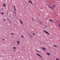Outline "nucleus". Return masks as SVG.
Returning a JSON list of instances; mask_svg holds the SVG:
<instances>
[{"instance_id":"f257e3e1","label":"nucleus","mask_w":60,"mask_h":60,"mask_svg":"<svg viewBox=\"0 0 60 60\" xmlns=\"http://www.w3.org/2000/svg\"><path fill=\"white\" fill-rule=\"evenodd\" d=\"M44 32L46 34H48V35H49V33L47 32V31H45V30H43Z\"/></svg>"},{"instance_id":"f03ea898","label":"nucleus","mask_w":60,"mask_h":60,"mask_svg":"<svg viewBox=\"0 0 60 60\" xmlns=\"http://www.w3.org/2000/svg\"><path fill=\"white\" fill-rule=\"evenodd\" d=\"M19 21L21 23V24H23V22H22V21H21V20H19Z\"/></svg>"},{"instance_id":"7ed1b4c3","label":"nucleus","mask_w":60,"mask_h":60,"mask_svg":"<svg viewBox=\"0 0 60 60\" xmlns=\"http://www.w3.org/2000/svg\"><path fill=\"white\" fill-rule=\"evenodd\" d=\"M28 3H30L31 4H33V3L31 2L30 0L29 1Z\"/></svg>"},{"instance_id":"20e7f679","label":"nucleus","mask_w":60,"mask_h":60,"mask_svg":"<svg viewBox=\"0 0 60 60\" xmlns=\"http://www.w3.org/2000/svg\"><path fill=\"white\" fill-rule=\"evenodd\" d=\"M47 54L48 56H49V55H50V53H49L48 52H47Z\"/></svg>"},{"instance_id":"39448f33","label":"nucleus","mask_w":60,"mask_h":60,"mask_svg":"<svg viewBox=\"0 0 60 60\" xmlns=\"http://www.w3.org/2000/svg\"><path fill=\"white\" fill-rule=\"evenodd\" d=\"M49 20L50 21H51V22H53V23L54 22H53V21H52V20H51L50 19Z\"/></svg>"},{"instance_id":"423d86ee","label":"nucleus","mask_w":60,"mask_h":60,"mask_svg":"<svg viewBox=\"0 0 60 60\" xmlns=\"http://www.w3.org/2000/svg\"><path fill=\"white\" fill-rule=\"evenodd\" d=\"M17 43L18 44H19V41H17Z\"/></svg>"},{"instance_id":"0eeeda50","label":"nucleus","mask_w":60,"mask_h":60,"mask_svg":"<svg viewBox=\"0 0 60 60\" xmlns=\"http://www.w3.org/2000/svg\"><path fill=\"white\" fill-rule=\"evenodd\" d=\"M3 6L4 7H5V4H3Z\"/></svg>"},{"instance_id":"6e6552de","label":"nucleus","mask_w":60,"mask_h":60,"mask_svg":"<svg viewBox=\"0 0 60 60\" xmlns=\"http://www.w3.org/2000/svg\"><path fill=\"white\" fill-rule=\"evenodd\" d=\"M36 55H38V56H40V55H39V54H36Z\"/></svg>"},{"instance_id":"1a4fd4ad","label":"nucleus","mask_w":60,"mask_h":60,"mask_svg":"<svg viewBox=\"0 0 60 60\" xmlns=\"http://www.w3.org/2000/svg\"><path fill=\"white\" fill-rule=\"evenodd\" d=\"M50 9H51L52 10H53V8L52 7H50Z\"/></svg>"},{"instance_id":"9d476101","label":"nucleus","mask_w":60,"mask_h":60,"mask_svg":"<svg viewBox=\"0 0 60 60\" xmlns=\"http://www.w3.org/2000/svg\"><path fill=\"white\" fill-rule=\"evenodd\" d=\"M42 49H44V50H45V48H43H43H42Z\"/></svg>"},{"instance_id":"9b49d317","label":"nucleus","mask_w":60,"mask_h":60,"mask_svg":"<svg viewBox=\"0 0 60 60\" xmlns=\"http://www.w3.org/2000/svg\"><path fill=\"white\" fill-rule=\"evenodd\" d=\"M39 57H41V58H42V56L41 55H40V56H39Z\"/></svg>"},{"instance_id":"f8f14e48","label":"nucleus","mask_w":60,"mask_h":60,"mask_svg":"<svg viewBox=\"0 0 60 60\" xmlns=\"http://www.w3.org/2000/svg\"><path fill=\"white\" fill-rule=\"evenodd\" d=\"M54 47H57V46H56V45H54Z\"/></svg>"},{"instance_id":"ddd939ff","label":"nucleus","mask_w":60,"mask_h":60,"mask_svg":"<svg viewBox=\"0 0 60 60\" xmlns=\"http://www.w3.org/2000/svg\"><path fill=\"white\" fill-rule=\"evenodd\" d=\"M13 49H16V47H13Z\"/></svg>"},{"instance_id":"4468645a","label":"nucleus","mask_w":60,"mask_h":60,"mask_svg":"<svg viewBox=\"0 0 60 60\" xmlns=\"http://www.w3.org/2000/svg\"><path fill=\"white\" fill-rule=\"evenodd\" d=\"M56 60H59V59H56Z\"/></svg>"},{"instance_id":"2eb2a0df","label":"nucleus","mask_w":60,"mask_h":60,"mask_svg":"<svg viewBox=\"0 0 60 60\" xmlns=\"http://www.w3.org/2000/svg\"><path fill=\"white\" fill-rule=\"evenodd\" d=\"M11 34H12V35H13V34H14L13 33H11Z\"/></svg>"},{"instance_id":"dca6fc26","label":"nucleus","mask_w":60,"mask_h":60,"mask_svg":"<svg viewBox=\"0 0 60 60\" xmlns=\"http://www.w3.org/2000/svg\"><path fill=\"white\" fill-rule=\"evenodd\" d=\"M33 34L34 35H35V34H34V33H33Z\"/></svg>"},{"instance_id":"f3484780","label":"nucleus","mask_w":60,"mask_h":60,"mask_svg":"<svg viewBox=\"0 0 60 60\" xmlns=\"http://www.w3.org/2000/svg\"><path fill=\"white\" fill-rule=\"evenodd\" d=\"M2 14H4V13H3V12H2Z\"/></svg>"},{"instance_id":"a211bd4d","label":"nucleus","mask_w":60,"mask_h":60,"mask_svg":"<svg viewBox=\"0 0 60 60\" xmlns=\"http://www.w3.org/2000/svg\"><path fill=\"white\" fill-rule=\"evenodd\" d=\"M53 6L54 7H55V6L54 5H53Z\"/></svg>"},{"instance_id":"6ab92c4d","label":"nucleus","mask_w":60,"mask_h":60,"mask_svg":"<svg viewBox=\"0 0 60 60\" xmlns=\"http://www.w3.org/2000/svg\"><path fill=\"white\" fill-rule=\"evenodd\" d=\"M14 10L15 11H16V9H15V8H14Z\"/></svg>"},{"instance_id":"aec40b11","label":"nucleus","mask_w":60,"mask_h":60,"mask_svg":"<svg viewBox=\"0 0 60 60\" xmlns=\"http://www.w3.org/2000/svg\"><path fill=\"white\" fill-rule=\"evenodd\" d=\"M3 41H4V40H5V39H3Z\"/></svg>"},{"instance_id":"412c9836","label":"nucleus","mask_w":60,"mask_h":60,"mask_svg":"<svg viewBox=\"0 0 60 60\" xmlns=\"http://www.w3.org/2000/svg\"><path fill=\"white\" fill-rule=\"evenodd\" d=\"M50 8V6H48Z\"/></svg>"},{"instance_id":"4be33fe9","label":"nucleus","mask_w":60,"mask_h":60,"mask_svg":"<svg viewBox=\"0 0 60 60\" xmlns=\"http://www.w3.org/2000/svg\"><path fill=\"white\" fill-rule=\"evenodd\" d=\"M4 21H5V19H4Z\"/></svg>"},{"instance_id":"5701e85b","label":"nucleus","mask_w":60,"mask_h":60,"mask_svg":"<svg viewBox=\"0 0 60 60\" xmlns=\"http://www.w3.org/2000/svg\"><path fill=\"white\" fill-rule=\"evenodd\" d=\"M40 24H41V22H40Z\"/></svg>"},{"instance_id":"b1692460","label":"nucleus","mask_w":60,"mask_h":60,"mask_svg":"<svg viewBox=\"0 0 60 60\" xmlns=\"http://www.w3.org/2000/svg\"><path fill=\"white\" fill-rule=\"evenodd\" d=\"M22 37H23V36L22 35Z\"/></svg>"},{"instance_id":"393cba45","label":"nucleus","mask_w":60,"mask_h":60,"mask_svg":"<svg viewBox=\"0 0 60 60\" xmlns=\"http://www.w3.org/2000/svg\"><path fill=\"white\" fill-rule=\"evenodd\" d=\"M14 8H15V6H14Z\"/></svg>"},{"instance_id":"a878e982","label":"nucleus","mask_w":60,"mask_h":60,"mask_svg":"<svg viewBox=\"0 0 60 60\" xmlns=\"http://www.w3.org/2000/svg\"><path fill=\"white\" fill-rule=\"evenodd\" d=\"M47 5L48 6H49V5H48V4H47Z\"/></svg>"},{"instance_id":"bb28decb","label":"nucleus","mask_w":60,"mask_h":60,"mask_svg":"<svg viewBox=\"0 0 60 60\" xmlns=\"http://www.w3.org/2000/svg\"><path fill=\"white\" fill-rule=\"evenodd\" d=\"M32 19L33 20H34V19H33V18H32Z\"/></svg>"},{"instance_id":"cd10ccee","label":"nucleus","mask_w":60,"mask_h":60,"mask_svg":"<svg viewBox=\"0 0 60 60\" xmlns=\"http://www.w3.org/2000/svg\"><path fill=\"white\" fill-rule=\"evenodd\" d=\"M8 20H9V19H8Z\"/></svg>"},{"instance_id":"c85d7f7f","label":"nucleus","mask_w":60,"mask_h":60,"mask_svg":"<svg viewBox=\"0 0 60 60\" xmlns=\"http://www.w3.org/2000/svg\"><path fill=\"white\" fill-rule=\"evenodd\" d=\"M14 13H16V12H14Z\"/></svg>"},{"instance_id":"c756f323","label":"nucleus","mask_w":60,"mask_h":60,"mask_svg":"<svg viewBox=\"0 0 60 60\" xmlns=\"http://www.w3.org/2000/svg\"><path fill=\"white\" fill-rule=\"evenodd\" d=\"M9 22H10V21H9Z\"/></svg>"},{"instance_id":"7c9ffc66","label":"nucleus","mask_w":60,"mask_h":60,"mask_svg":"<svg viewBox=\"0 0 60 60\" xmlns=\"http://www.w3.org/2000/svg\"><path fill=\"white\" fill-rule=\"evenodd\" d=\"M10 17V16H9V18Z\"/></svg>"},{"instance_id":"2f4dec72","label":"nucleus","mask_w":60,"mask_h":60,"mask_svg":"<svg viewBox=\"0 0 60 60\" xmlns=\"http://www.w3.org/2000/svg\"><path fill=\"white\" fill-rule=\"evenodd\" d=\"M30 37H31V36H30Z\"/></svg>"},{"instance_id":"473e14b6","label":"nucleus","mask_w":60,"mask_h":60,"mask_svg":"<svg viewBox=\"0 0 60 60\" xmlns=\"http://www.w3.org/2000/svg\"><path fill=\"white\" fill-rule=\"evenodd\" d=\"M54 8H55V7H54Z\"/></svg>"}]
</instances>
